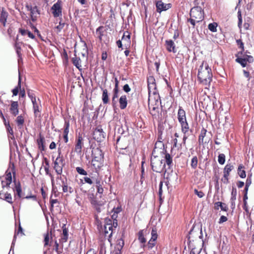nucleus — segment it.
Returning <instances> with one entry per match:
<instances>
[{"mask_svg":"<svg viewBox=\"0 0 254 254\" xmlns=\"http://www.w3.org/2000/svg\"><path fill=\"white\" fill-rule=\"evenodd\" d=\"M200 82L205 85H208L212 80L211 69L206 63L202 62L200 66L197 74Z\"/></svg>","mask_w":254,"mask_h":254,"instance_id":"nucleus-1","label":"nucleus"},{"mask_svg":"<svg viewBox=\"0 0 254 254\" xmlns=\"http://www.w3.org/2000/svg\"><path fill=\"white\" fill-rule=\"evenodd\" d=\"M161 100L159 94H154L148 97V107L152 116H157L159 111Z\"/></svg>","mask_w":254,"mask_h":254,"instance_id":"nucleus-2","label":"nucleus"},{"mask_svg":"<svg viewBox=\"0 0 254 254\" xmlns=\"http://www.w3.org/2000/svg\"><path fill=\"white\" fill-rule=\"evenodd\" d=\"M190 17L188 21L194 27L196 23H198L203 19L204 15L202 8L200 6L192 8L190 11Z\"/></svg>","mask_w":254,"mask_h":254,"instance_id":"nucleus-3","label":"nucleus"},{"mask_svg":"<svg viewBox=\"0 0 254 254\" xmlns=\"http://www.w3.org/2000/svg\"><path fill=\"white\" fill-rule=\"evenodd\" d=\"M155 150L152 153V156L151 158V165L153 171L161 173L164 170L166 171L165 169V163L162 159L154 155Z\"/></svg>","mask_w":254,"mask_h":254,"instance_id":"nucleus-4","label":"nucleus"},{"mask_svg":"<svg viewBox=\"0 0 254 254\" xmlns=\"http://www.w3.org/2000/svg\"><path fill=\"white\" fill-rule=\"evenodd\" d=\"M178 120L181 125L182 132L187 133L190 130V127L187 121L186 112L181 107L178 112Z\"/></svg>","mask_w":254,"mask_h":254,"instance_id":"nucleus-5","label":"nucleus"},{"mask_svg":"<svg viewBox=\"0 0 254 254\" xmlns=\"http://www.w3.org/2000/svg\"><path fill=\"white\" fill-rule=\"evenodd\" d=\"M59 156L56 158L55 162H54V168L56 171V173L58 175L62 174L63 172V168L64 165V159L62 157H61V151L59 150L58 151Z\"/></svg>","mask_w":254,"mask_h":254,"instance_id":"nucleus-6","label":"nucleus"},{"mask_svg":"<svg viewBox=\"0 0 254 254\" xmlns=\"http://www.w3.org/2000/svg\"><path fill=\"white\" fill-rule=\"evenodd\" d=\"M32 102L33 106V110L35 116L36 117L40 116V113L41 112V106L40 105V101L39 99L36 101L35 97L32 98Z\"/></svg>","mask_w":254,"mask_h":254,"instance_id":"nucleus-7","label":"nucleus"},{"mask_svg":"<svg viewBox=\"0 0 254 254\" xmlns=\"http://www.w3.org/2000/svg\"><path fill=\"white\" fill-rule=\"evenodd\" d=\"M93 137L97 141H102L105 138V133L101 128H97L93 132Z\"/></svg>","mask_w":254,"mask_h":254,"instance_id":"nucleus-8","label":"nucleus"},{"mask_svg":"<svg viewBox=\"0 0 254 254\" xmlns=\"http://www.w3.org/2000/svg\"><path fill=\"white\" fill-rule=\"evenodd\" d=\"M154 79L153 77H150L148 79V94L150 95H153L154 94H159L155 91L156 85L154 82Z\"/></svg>","mask_w":254,"mask_h":254,"instance_id":"nucleus-9","label":"nucleus"},{"mask_svg":"<svg viewBox=\"0 0 254 254\" xmlns=\"http://www.w3.org/2000/svg\"><path fill=\"white\" fill-rule=\"evenodd\" d=\"M157 230L156 228H152V231H151V238L150 239L149 241L148 242L147 247L149 249H151L153 248L155 245V241L157 238Z\"/></svg>","mask_w":254,"mask_h":254,"instance_id":"nucleus-10","label":"nucleus"},{"mask_svg":"<svg viewBox=\"0 0 254 254\" xmlns=\"http://www.w3.org/2000/svg\"><path fill=\"white\" fill-rule=\"evenodd\" d=\"M199 233L201 234L200 236H199V238H201V229ZM199 234V230L198 229L197 231L194 230V226L190 230L189 236H188V241H189V243H190L191 241H194V239L196 238V237L198 236Z\"/></svg>","mask_w":254,"mask_h":254,"instance_id":"nucleus-11","label":"nucleus"},{"mask_svg":"<svg viewBox=\"0 0 254 254\" xmlns=\"http://www.w3.org/2000/svg\"><path fill=\"white\" fill-rule=\"evenodd\" d=\"M171 4L170 3H165L162 1H158L156 3L157 7V11L160 13L162 11H165L171 7Z\"/></svg>","mask_w":254,"mask_h":254,"instance_id":"nucleus-12","label":"nucleus"},{"mask_svg":"<svg viewBox=\"0 0 254 254\" xmlns=\"http://www.w3.org/2000/svg\"><path fill=\"white\" fill-rule=\"evenodd\" d=\"M52 13L55 17H58L62 14V9L59 3H55L52 7Z\"/></svg>","mask_w":254,"mask_h":254,"instance_id":"nucleus-13","label":"nucleus"},{"mask_svg":"<svg viewBox=\"0 0 254 254\" xmlns=\"http://www.w3.org/2000/svg\"><path fill=\"white\" fill-rule=\"evenodd\" d=\"M105 233L107 234H109L108 237H110L113 233V226L112 221L111 220H108L106 224L104 226Z\"/></svg>","mask_w":254,"mask_h":254,"instance_id":"nucleus-14","label":"nucleus"},{"mask_svg":"<svg viewBox=\"0 0 254 254\" xmlns=\"http://www.w3.org/2000/svg\"><path fill=\"white\" fill-rule=\"evenodd\" d=\"M27 8L30 11L31 17L32 21H35L40 14V12L38 9L37 7L35 6L29 8V7L28 6Z\"/></svg>","mask_w":254,"mask_h":254,"instance_id":"nucleus-15","label":"nucleus"},{"mask_svg":"<svg viewBox=\"0 0 254 254\" xmlns=\"http://www.w3.org/2000/svg\"><path fill=\"white\" fill-rule=\"evenodd\" d=\"M92 155L93 156L94 159L103 160V154L100 149L98 148L94 149L92 151Z\"/></svg>","mask_w":254,"mask_h":254,"instance_id":"nucleus-16","label":"nucleus"},{"mask_svg":"<svg viewBox=\"0 0 254 254\" xmlns=\"http://www.w3.org/2000/svg\"><path fill=\"white\" fill-rule=\"evenodd\" d=\"M165 43L166 48L169 52H176L175 45L174 42L172 40H166Z\"/></svg>","mask_w":254,"mask_h":254,"instance_id":"nucleus-17","label":"nucleus"},{"mask_svg":"<svg viewBox=\"0 0 254 254\" xmlns=\"http://www.w3.org/2000/svg\"><path fill=\"white\" fill-rule=\"evenodd\" d=\"M83 138L81 136H78L76 143L75 146V151L78 153L81 152V149L83 146Z\"/></svg>","mask_w":254,"mask_h":254,"instance_id":"nucleus-18","label":"nucleus"},{"mask_svg":"<svg viewBox=\"0 0 254 254\" xmlns=\"http://www.w3.org/2000/svg\"><path fill=\"white\" fill-rule=\"evenodd\" d=\"M18 106V105L17 102L11 101L10 111V113L14 116H16L19 113Z\"/></svg>","mask_w":254,"mask_h":254,"instance_id":"nucleus-19","label":"nucleus"},{"mask_svg":"<svg viewBox=\"0 0 254 254\" xmlns=\"http://www.w3.org/2000/svg\"><path fill=\"white\" fill-rule=\"evenodd\" d=\"M120 107L121 109H125L127 104V100L126 95H122L119 99Z\"/></svg>","mask_w":254,"mask_h":254,"instance_id":"nucleus-20","label":"nucleus"},{"mask_svg":"<svg viewBox=\"0 0 254 254\" xmlns=\"http://www.w3.org/2000/svg\"><path fill=\"white\" fill-rule=\"evenodd\" d=\"M8 15V13L4 10L3 8H2L0 14V22L3 24V26H5V25Z\"/></svg>","mask_w":254,"mask_h":254,"instance_id":"nucleus-21","label":"nucleus"},{"mask_svg":"<svg viewBox=\"0 0 254 254\" xmlns=\"http://www.w3.org/2000/svg\"><path fill=\"white\" fill-rule=\"evenodd\" d=\"M206 130L204 128H203L201 130L200 134L199 136L198 142L200 144H203L204 143H206L207 140H204V137L206 135Z\"/></svg>","mask_w":254,"mask_h":254,"instance_id":"nucleus-22","label":"nucleus"},{"mask_svg":"<svg viewBox=\"0 0 254 254\" xmlns=\"http://www.w3.org/2000/svg\"><path fill=\"white\" fill-rule=\"evenodd\" d=\"M220 207L222 210L227 211L228 210V207L227 205L221 202H216L214 204V208L215 209H218Z\"/></svg>","mask_w":254,"mask_h":254,"instance_id":"nucleus-23","label":"nucleus"},{"mask_svg":"<svg viewBox=\"0 0 254 254\" xmlns=\"http://www.w3.org/2000/svg\"><path fill=\"white\" fill-rule=\"evenodd\" d=\"M95 184H96V187L97 189V193L99 194H102L104 191V190L103 188L102 187V183L101 181V179H99V180H95Z\"/></svg>","mask_w":254,"mask_h":254,"instance_id":"nucleus-24","label":"nucleus"},{"mask_svg":"<svg viewBox=\"0 0 254 254\" xmlns=\"http://www.w3.org/2000/svg\"><path fill=\"white\" fill-rule=\"evenodd\" d=\"M102 161L93 158L92 160V165L96 170L99 169L102 166Z\"/></svg>","mask_w":254,"mask_h":254,"instance_id":"nucleus-25","label":"nucleus"},{"mask_svg":"<svg viewBox=\"0 0 254 254\" xmlns=\"http://www.w3.org/2000/svg\"><path fill=\"white\" fill-rule=\"evenodd\" d=\"M234 166L231 164H227L225 166L224 169V175L225 177H228L229 173L234 169Z\"/></svg>","mask_w":254,"mask_h":254,"instance_id":"nucleus-26","label":"nucleus"},{"mask_svg":"<svg viewBox=\"0 0 254 254\" xmlns=\"http://www.w3.org/2000/svg\"><path fill=\"white\" fill-rule=\"evenodd\" d=\"M99 179L100 178L98 177H96L92 176L91 178L84 177V180L85 183H86L89 185H92L93 183H95V180H99Z\"/></svg>","mask_w":254,"mask_h":254,"instance_id":"nucleus-27","label":"nucleus"},{"mask_svg":"<svg viewBox=\"0 0 254 254\" xmlns=\"http://www.w3.org/2000/svg\"><path fill=\"white\" fill-rule=\"evenodd\" d=\"M44 137L43 136H42L40 135L39 138L37 140V143H38L39 148L41 150H45V146L44 145Z\"/></svg>","mask_w":254,"mask_h":254,"instance_id":"nucleus-28","label":"nucleus"},{"mask_svg":"<svg viewBox=\"0 0 254 254\" xmlns=\"http://www.w3.org/2000/svg\"><path fill=\"white\" fill-rule=\"evenodd\" d=\"M102 99L104 104H107L109 102L108 91L106 89H103Z\"/></svg>","mask_w":254,"mask_h":254,"instance_id":"nucleus-29","label":"nucleus"},{"mask_svg":"<svg viewBox=\"0 0 254 254\" xmlns=\"http://www.w3.org/2000/svg\"><path fill=\"white\" fill-rule=\"evenodd\" d=\"M19 32L23 36L27 35L30 38L34 39L35 38L34 35L28 30L20 29Z\"/></svg>","mask_w":254,"mask_h":254,"instance_id":"nucleus-30","label":"nucleus"},{"mask_svg":"<svg viewBox=\"0 0 254 254\" xmlns=\"http://www.w3.org/2000/svg\"><path fill=\"white\" fill-rule=\"evenodd\" d=\"M122 40L124 42L127 44V45L130 42V35L128 32H126L124 33V35L122 37Z\"/></svg>","mask_w":254,"mask_h":254,"instance_id":"nucleus-31","label":"nucleus"},{"mask_svg":"<svg viewBox=\"0 0 254 254\" xmlns=\"http://www.w3.org/2000/svg\"><path fill=\"white\" fill-rule=\"evenodd\" d=\"M19 89H21V78L20 76H19L17 86L12 90L13 95L14 96H16L19 92Z\"/></svg>","mask_w":254,"mask_h":254,"instance_id":"nucleus-32","label":"nucleus"},{"mask_svg":"<svg viewBox=\"0 0 254 254\" xmlns=\"http://www.w3.org/2000/svg\"><path fill=\"white\" fill-rule=\"evenodd\" d=\"M72 62L73 64L79 69L81 66V60L79 58L75 57L72 59Z\"/></svg>","mask_w":254,"mask_h":254,"instance_id":"nucleus-33","label":"nucleus"},{"mask_svg":"<svg viewBox=\"0 0 254 254\" xmlns=\"http://www.w3.org/2000/svg\"><path fill=\"white\" fill-rule=\"evenodd\" d=\"M63 190L64 192H69L72 193L74 191L73 189L70 187H68L67 185L63 182V185L62 186Z\"/></svg>","mask_w":254,"mask_h":254,"instance_id":"nucleus-34","label":"nucleus"},{"mask_svg":"<svg viewBox=\"0 0 254 254\" xmlns=\"http://www.w3.org/2000/svg\"><path fill=\"white\" fill-rule=\"evenodd\" d=\"M138 240L142 244H144L146 242L145 238L144 237V231L141 230L138 233Z\"/></svg>","mask_w":254,"mask_h":254,"instance_id":"nucleus-35","label":"nucleus"},{"mask_svg":"<svg viewBox=\"0 0 254 254\" xmlns=\"http://www.w3.org/2000/svg\"><path fill=\"white\" fill-rule=\"evenodd\" d=\"M244 167L242 165H239L238 167V174L239 176L242 178H245L246 176L245 171L244 170H241Z\"/></svg>","mask_w":254,"mask_h":254,"instance_id":"nucleus-36","label":"nucleus"},{"mask_svg":"<svg viewBox=\"0 0 254 254\" xmlns=\"http://www.w3.org/2000/svg\"><path fill=\"white\" fill-rule=\"evenodd\" d=\"M165 158L166 160V163L167 165L169 166V168H170L171 164H172V159L169 153H166L165 154Z\"/></svg>","mask_w":254,"mask_h":254,"instance_id":"nucleus-37","label":"nucleus"},{"mask_svg":"<svg viewBox=\"0 0 254 254\" xmlns=\"http://www.w3.org/2000/svg\"><path fill=\"white\" fill-rule=\"evenodd\" d=\"M236 61L237 62L240 63L243 67H245L246 66L247 61L246 58H238L236 60Z\"/></svg>","mask_w":254,"mask_h":254,"instance_id":"nucleus-38","label":"nucleus"},{"mask_svg":"<svg viewBox=\"0 0 254 254\" xmlns=\"http://www.w3.org/2000/svg\"><path fill=\"white\" fill-rule=\"evenodd\" d=\"M50 242V236L48 233H46L45 235L44 238V246L46 247L48 246H51V241Z\"/></svg>","mask_w":254,"mask_h":254,"instance_id":"nucleus-39","label":"nucleus"},{"mask_svg":"<svg viewBox=\"0 0 254 254\" xmlns=\"http://www.w3.org/2000/svg\"><path fill=\"white\" fill-rule=\"evenodd\" d=\"M217 24L215 22L210 23L208 25V29L212 32H216L217 31Z\"/></svg>","mask_w":254,"mask_h":254,"instance_id":"nucleus-40","label":"nucleus"},{"mask_svg":"<svg viewBox=\"0 0 254 254\" xmlns=\"http://www.w3.org/2000/svg\"><path fill=\"white\" fill-rule=\"evenodd\" d=\"M16 122L18 126H22L24 122L23 117L22 116H18L16 118Z\"/></svg>","mask_w":254,"mask_h":254,"instance_id":"nucleus-41","label":"nucleus"},{"mask_svg":"<svg viewBox=\"0 0 254 254\" xmlns=\"http://www.w3.org/2000/svg\"><path fill=\"white\" fill-rule=\"evenodd\" d=\"M197 158L196 156H194L191 161V167L193 169H195L197 165Z\"/></svg>","mask_w":254,"mask_h":254,"instance_id":"nucleus-42","label":"nucleus"},{"mask_svg":"<svg viewBox=\"0 0 254 254\" xmlns=\"http://www.w3.org/2000/svg\"><path fill=\"white\" fill-rule=\"evenodd\" d=\"M15 190L16 191V193H17V195L19 197H22V195H21L22 190H21V188L20 185L19 183H18V184H15Z\"/></svg>","mask_w":254,"mask_h":254,"instance_id":"nucleus-43","label":"nucleus"},{"mask_svg":"<svg viewBox=\"0 0 254 254\" xmlns=\"http://www.w3.org/2000/svg\"><path fill=\"white\" fill-rule=\"evenodd\" d=\"M218 162L219 164L223 165L225 162V156L224 154H220L218 156Z\"/></svg>","mask_w":254,"mask_h":254,"instance_id":"nucleus-44","label":"nucleus"},{"mask_svg":"<svg viewBox=\"0 0 254 254\" xmlns=\"http://www.w3.org/2000/svg\"><path fill=\"white\" fill-rule=\"evenodd\" d=\"M4 199L10 203H12V197L10 193H5L4 196Z\"/></svg>","mask_w":254,"mask_h":254,"instance_id":"nucleus-45","label":"nucleus"},{"mask_svg":"<svg viewBox=\"0 0 254 254\" xmlns=\"http://www.w3.org/2000/svg\"><path fill=\"white\" fill-rule=\"evenodd\" d=\"M124 245V242L123 239H120L118 240V244L117 245V248L118 250L122 249Z\"/></svg>","mask_w":254,"mask_h":254,"instance_id":"nucleus-46","label":"nucleus"},{"mask_svg":"<svg viewBox=\"0 0 254 254\" xmlns=\"http://www.w3.org/2000/svg\"><path fill=\"white\" fill-rule=\"evenodd\" d=\"M6 186H8L11 184V183L12 182V176H11V173L9 172L6 175Z\"/></svg>","mask_w":254,"mask_h":254,"instance_id":"nucleus-47","label":"nucleus"},{"mask_svg":"<svg viewBox=\"0 0 254 254\" xmlns=\"http://www.w3.org/2000/svg\"><path fill=\"white\" fill-rule=\"evenodd\" d=\"M76 170L78 172V173H79L80 175H87L86 171H85L83 168H82L81 167H76Z\"/></svg>","mask_w":254,"mask_h":254,"instance_id":"nucleus-48","label":"nucleus"},{"mask_svg":"<svg viewBox=\"0 0 254 254\" xmlns=\"http://www.w3.org/2000/svg\"><path fill=\"white\" fill-rule=\"evenodd\" d=\"M194 191L195 194L197 195L199 198H202L204 195V193L202 191H198L196 189H195Z\"/></svg>","mask_w":254,"mask_h":254,"instance_id":"nucleus-49","label":"nucleus"},{"mask_svg":"<svg viewBox=\"0 0 254 254\" xmlns=\"http://www.w3.org/2000/svg\"><path fill=\"white\" fill-rule=\"evenodd\" d=\"M103 28V27L102 26H100L99 27V28H98L97 29V30H96V34H99V35L98 36L99 37V38L100 40H102V37L103 36V34L101 33V30Z\"/></svg>","mask_w":254,"mask_h":254,"instance_id":"nucleus-50","label":"nucleus"},{"mask_svg":"<svg viewBox=\"0 0 254 254\" xmlns=\"http://www.w3.org/2000/svg\"><path fill=\"white\" fill-rule=\"evenodd\" d=\"M15 47L18 56L20 57L21 48L19 44L17 43H15Z\"/></svg>","mask_w":254,"mask_h":254,"instance_id":"nucleus-51","label":"nucleus"},{"mask_svg":"<svg viewBox=\"0 0 254 254\" xmlns=\"http://www.w3.org/2000/svg\"><path fill=\"white\" fill-rule=\"evenodd\" d=\"M64 23H59V24L56 27V29H57L58 32H60L64 28Z\"/></svg>","mask_w":254,"mask_h":254,"instance_id":"nucleus-52","label":"nucleus"},{"mask_svg":"<svg viewBox=\"0 0 254 254\" xmlns=\"http://www.w3.org/2000/svg\"><path fill=\"white\" fill-rule=\"evenodd\" d=\"M65 126H66V127L64 130V134L68 135V133L69 131L68 128H69V123L66 122Z\"/></svg>","mask_w":254,"mask_h":254,"instance_id":"nucleus-53","label":"nucleus"},{"mask_svg":"<svg viewBox=\"0 0 254 254\" xmlns=\"http://www.w3.org/2000/svg\"><path fill=\"white\" fill-rule=\"evenodd\" d=\"M227 220V218L226 216H221L220 218L219 219L218 222L219 224H221L223 222H226Z\"/></svg>","mask_w":254,"mask_h":254,"instance_id":"nucleus-54","label":"nucleus"},{"mask_svg":"<svg viewBox=\"0 0 254 254\" xmlns=\"http://www.w3.org/2000/svg\"><path fill=\"white\" fill-rule=\"evenodd\" d=\"M100 252L102 253L104 252V254H110V253H108L107 251H106V248H105L104 245H102V246L101 247Z\"/></svg>","mask_w":254,"mask_h":254,"instance_id":"nucleus-55","label":"nucleus"},{"mask_svg":"<svg viewBox=\"0 0 254 254\" xmlns=\"http://www.w3.org/2000/svg\"><path fill=\"white\" fill-rule=\"evenodd\" d=\"M123 90L125 92L128 93L130 91V88L129 87V85L127 84L123 86Z\"/></svg>","mask_w":254,"mask_h":254,"instance_id":"nucleus-56","label":"nucleus"},{"mask_svg":"<svg viewBox=\"0 0 254 254\" xmlns=\"http://www.w3.org/2000/svg\"><path fill=\"white\" fill-rule=\"evenodd\" d=\"M119 90V89H114L113 98H118Z\"/></svg>","mask_w":254,"mask_h":254,"instance_id":"nucleus-57","label":"nucleus"},{"mask_svg":"<svg viewBox=\"0 0 254 254\" xmlns=\"http://www.w3.org/2000/svg\"><path fill=\"white\" fill-rule=\"evenodd\" d=\"M252 184V180L250 177H248L246 182V186L247 187H249L251 184Z\"/></svg>","mask_w":254,"mask_h":254,"instance_id":"nucleus-58","label":"nucleus"},{"mask_svg":"<svg viewBox=\"0 0 254 254\" xmlns=\"http://www.w3.org/2000/svg\"><path fill=\"white\" fill-rule=\"evenodd\" d=\"M237 44L240 46V48H241L243 50H244V44L243 43L241 40L239 39L237 40Z\"/></svg>","mask_w":254,"mask_h":254,"instance_id":"nucleus-59","label":"nucleus"},{"mask_svg":"<svg viewBox=\"0 0 254 254\" xmlns=\"http://www.w3.org/2000/svg\"><path fill=\"white\" fill-rule=\"evenodd\" d=\"M162 186H163V183L162 182H160L159 184V195L160 197H161L162 194Z\"/></svg>","mask_w":254,"mask_h":254,"instance_id":"nucleus-60","label":"nucleus"},{"mask_svg":"<svg viewBox=\"0 0 254 254\" xmlns=\"http://www.w3.org/2000/svg\"><path fill=\"white\" fill-rule=\"evenodd\" d=\"M247 61L249 63H252L253 62V57L251 56H246V57Z\"/></svg>","mask_w":254,"mask_h":254,"instance_id":"nucleus-61","label":"nucleus"},{"mask_svg":"<svg viewBox=\"0 0 254 254\" xmlns=\"http://www.w3.org/2000/svg\"><path fill=\"white\" fill-rule=\"evenodd\" d=\"M115 88L114 89H119V81H118L117 78H116V77L115 78Z\"/></svg>","mask_w":254,"mask_h":254,"instance_id":"nucleus-62","label":"nucleus"},{"mask_svg":"<svg viewBox=\"0 0 254 254\" xmlns=\"http://www.w3.org/2000/svg\"><path fill=\"white\" fill-rule=\"evenodd\" d=\"M56 144L54 142H52L49 146V148L51 149H54L56 148Z\"/></svg>","mask_w":254,"mask_h":254,"instance_id":"nucleus-63","label":"nucleus"},{"mask_svg":"<svg viewBox=\"0 0 254 254\" xmlns=\"http://www.w3.org/2000/svg\"><path fill=\"white\" fill-rule=\"evenodd\" d=\"M86 254H95L94 250L90 249L86 253Z\"/></svg>","mask_w":254,"mask_h":254,"instance_id":"nucleus-64","label":"nucleus"}]
</instances>
